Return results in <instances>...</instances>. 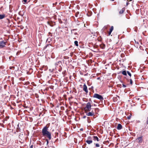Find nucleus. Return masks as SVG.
Listing matches in <instances>:
<instances>
[{"label": "nucleus", "instance_id": "ddd939ff", "mask_svg": "<svg viewBox=\"0 0 148 148\" xmlns=\"http://www.w3.org/2000/svg\"><path fill=\"white\" fill-rule=\"evenodd\" d=\"M17 127L16 128V132H19L20 131V128L19 127V124H18L17 125Z\"/></svg>", "mask_w": 148, "mask_h": 148}, {"label": "nucleus", "instance_id": "58836bf2", "mask_svg": "<svg viewBox=\"0 0 148 148\" xmlns=\"http://www.w3.org/2000/svg\"><path fill=\"white\" fill-rule=\"evenodd\" d=\"M61 69H60V70H59V71H61Z\"/></svg>", "mask_w": 148, "mask_h": 148}, {"label": "nucleus", "instance_id": "aec40b11", "mask_svg": "<svg viewBox=\"0 0 148 148\" xmlns=\"http://www.w3.org/2000/svg\"><path fill=\"white\" fill-rule=\"evenodd\" d=\"M100 47L101 48H102V49H103L105 47V45H100Z\"/></svg>", "mask_w": 148, "mask_h": 148}, {"label": "nucleus", "instance_id": "4be33fe9", "mask_svg": "<svg viewBox=\"0 0 148 148\" xmlns=\"http://www.w3.org/2000/svg\"><path fill=\"white\" fill-rule=\"evenodd\" d=\"M95 146H96V147H99L100 146L99 145L98 143H96L95 144Z\"/></svg>", "mask_w": 148, "mask_h": 148}, {"label": "nucleus", "instance_id": "b1692460", "mask_svg": "<svg viewBox=\"0 0 148 148\" xmlns=\"http://www.w3.org/2000/svg\"><path fill=\"white\" fill-rule=\"evenodd\" d=\"M55 134H56V136L54 137L55 138H56V136H58V133L56 132Z\"/></svg>", "mask_w": 148, "mask_h": 148}, {"label": "nucleus", "instance_id": "4468645a", "mask_svg": "<svg viewBox=\"0 0 148 148\" xmlns=\"http://www.w3.org/2000/svg\"><path fill=\"white\" fill-rule=\"evenodd\" d=\"M127 72L125 70L123 71L122 72V74L125 76L127 75Z\"/></svg>", "mask_w": 148, "mask_h": 148}, {"label": "nucleus", "instance_id": "ea45409f", "mask_svg": "<svg viewBox=\"0 0 148 148\" xmlns=\"http://www.w3.org/2000/svg\"><path fill=\"white\" fill-rule=\"evenodd\" d=\"M75 30V29H73L72 30H73V31H74V30Z\"/></svg>", "mask_w": 148, "mask_h": 148}, {"label": "nucleus", "instance_id": "0eeeda50", "mask_svg": "<svg viewBox=\"0 0 148 148\" xmlns=\"http://www.w3.org/2000/svg\"><path fill=\"white\" fill-rule=\"evenodd\" d=\"M83 90L85 91L86 93L88 92L87 86L85 84H84L83 85Z\"/></svg>", "mask_w": 148, "mask_h": 148}, {"label": "nucleus", "instance_id": "7c9ffc66", "mask_svg": "<svg viewBox=\"0 0 148 148\" xmlns=\"http://www.w3.org/2000/svg\"><path fill=\"white\" fill-rule=\"evenodd\" d=\"M86 116H84L83 117V119H85L86 118Z\"/></svg>", "mask_w": 148, "mask_h": 148}, {"label": "nucleus", "instance_id": "72a5a7b5", "mask_svg": "<svg viewBox=\"0 0 148 148\" xmlns=\"http://www.w3.org/2000/svg\"><path fill=\"white\" fill-rule=\"evenodd\" d=\"M80 130L81 131H83V128H81L80 129Z\"/></svg>", "mask_w": 148, "mask_h": 148}, {"label": "nucleus", "instance_id": "37998d69", "mask_svg": "<svg viewBox=\"0 0 148 148\" xmlns=\"http://www.w3.org/2000/svg\"><path fill=\"white\" fill-rule=\"evenodd\" d=\"M138 99V100H139V98H138V99Z\"/></svg>", "mask_w": 148, "mask_h": 148}, {"label": "nucleus", "instance_id": "1a4fd4ad", "mask_svg": "<svg viewBox=\"0 0 148 148\" xmlns=\"http://www.w3.org/2000/svg\"><path fill=\"white\" fill-rule=\"evenodd\" d=\"M5 14H0V19H2L5 17Z\"/></svg>", "mask_w": 148, "mask_h": 148}, {"label": "nucleus", "instance_id": "dca6fc26", "mask_svg": "<svg viewBox=\"0 0 148 148\" xmlns=\"http://www.w3.org/2000/svg\"><path fill=\"white\" fill-rule=\"evenodd\" d=\"M114 29V27L113 26H112L110 29L109 31L112 32Z\"/></svg>", "mask_w": 148, "mask_h": 148}, {"label": "nucleus", "instance_id": "a18cd8bd", "mask_svg": "<svg viewBox=\"0 0 148 148\" xmlns=\"http://www.w3.org/2000/svg\"><path fill=\"white\" fill-rule=\"evenodd\" d=\"M130 1H132V0H130Z\"/></svg>", "mask_w": 148, "mask_h": 148}, {"label": "nucleus", "instance_id": "c03bdc74", "mask_svg": "<svg viewBox=\"0 0 148 148\" xmlns=\"http://www.w3.org/2000/svg\"><path fill=\"white\" fill-rule=\"evenodd\" d=\"M57 140H58V138H57V139H56V141Z\"/></svg>", "mask_w": 148, "mask_h": 148}, {"label": "nucleus", "instance_id": "2f4dec72", "mask_svg": "<svg viewBox=\"0 0 148 148\" xmlns=\"http://www.w3.org/2000/svg\"><path fill=\"white\" fill-rule=\"evenodd\" d=\"M146 124L147 125L148 124V120H147L146 122Z\"/></svg>", "mask_w": 148, "mask_h": 148}, {"label": "nucleus", "instance_id": "423d86ee", "mask_svg": "<svg viewBox=\"0 0 148 148\" xmlns=\"http://www.w3.org/2000/svg\"><path fill=\"white\" fill-rule=\"evenodd\" d=\"M95 112L92 110L91 112H89L86 113V114L88 116H93L94 115Z\"/></svg>", "mask_w": 148, "mask_h": 148}, {"label": "nucleus", "instance_id": "79ce46f5", "mask_svg": "<svg viewBox=\"0 0 148 148\" xmlns=\"http://www.w3.org/2000/svg\"><path fill=\"white\" fill-rule=\"evenodd\" d=\"M111 1H114V0H111Z\"/></svg>", "mask_w": 148, "mask_h": 148}, {"label": "nucleus", "instance_id": "c9c22d12", "mask_svg": "<svg viewBox=\"0 0 148 148\" xmlns=\"http://www.w3.org/2000/svg\"><path fill=\"white\" fill-rule=\"evenodd\" d=\"M118 78L119 79V78H121V77L120 76H118Z\"/></svg>", "mask_w": 148, "mask_h": 148}, {"label": "nucleus", "instance_id": "473e14b6", "mask_svg": "<svg viewBox=\"0 0 148 148\" xmlns=\"http://www.w3.org/2000/svg\"><path fill=\"white\" fill-rule=\"evenodd\" d=\"M47 145L48 144V143H49V141H48V140L47 139Z\"/></svg>", "mask_w": 148, "mask_h": 148}, {"label": "nucleus", "instance_id": "f8f14e48", "mask_svg": "<svg viewBox=\"0 0 148 148\" xmlns=\"http://www.w3.org/2000/svg\"><path fill=\"white\" fill-rule=\"evenodd\" d=\"M125 10V9L124 8H123L122 9L120 10V11H119V14H123Z\"/></svg>", "mask_w": 148, "mask_h": 148}, {"label": "nucleus", "instance_id": "49530a36", "mask_svg": "<svg viewBox=\"0 0 148 148\" xmlns=\"http://www.w3.org/2000/svg\"><path fill=\"white\" fill-rule=\"evenodd\" d=\"M27 108V107H26V108Z\"/></svg>", "mask_w": 148, "mask_h": 148}, {"label": "nucleus", "instance_id": "f704fd0d", "mask_svg": "<svg viewBox=\"0 0 148 148\" xmlns=\"http://www.w3.org/2000/svg\"><path fill=\"white\" fill-rule=\"evenodd\" d=\"M129 4V3L128 2H127L126 3V5H127Z\"/></svg>", "mask_w": 148, "mask_h": 148}, {"label": "nucleus", "instance_id": "2eb2a0df", "mask_svg": "<svg viewBox=\"0 0 148 148\" xmlns=\"http://www.w3.org/2000/svg\"><path fill=\"white\" fill-rule=\"evenodd\" d=\"M99 110L98 108H96L94 110V112H95V113H96L97 112L99 111Z\"/></svg>", "mask_w": 148, "mask_h": 148}, {"label": "nucleus", "instance_id": "20e7f679", "mask_svg": "<svg viewBox=\"0 0 148 148\" xmlns=\"http://www.w3.org/2000/svg\"><path fill=\"white\" fill-rule=\"evenodd\" d=\"M91 105L90 102H88L86 104V107L84 108V109L85 110H88L90 111L91 109Z\"/></svg>", "mask_w": 148, "mask_h": 148}, {"label": "nucleus", "instance_id": "f03ea898", "mask_svg": "<svg viewBox=\"0 0 148 148\" xmlns=\"http://www.w3.org/2000/svg\"><path fill=\"white\" fill-rule=\"evenodd\" d=\"M93 97L98 99L100 101H102L104 99L103 97L101 95L97 93L95 94L93 96Z\"/></svg>", "mask_w": 148, "mask_h": 148}, {"label": "nucleus", "instance_id": "6e6552de", "mask_svg": "<svg viewBox=\"0 0 148 148\" xmlns=\"http://www.w3.org/2000/svg\"><path fill=\"white\" fill-rule=\"evenodd\" d=\"M122 128V126L121 124H118L117 127V129L118 130H120Z\"/></svg>", "mask_w": 148, "mask_h": 148}, {"label": "nucleus", "instance_id": "de8ad7c7", "mask_svg": "<svg viewBox=\"0 0 148 148\" xmlns=\"http://www.w3.org/2000/svg\"><path fill=\"white\" fill-rule=\"evenodd\" d=\"M141 46H140V47H141Z\"/></svg>", "mask_w": 148, "mask_h": 148}, {"label": "nucleus", "instance_id": "a211bd4d", "mask_svg": "<svg viewBox=\"0 0 148 148\" xmlns=\"http://www.w3.org/2000/svg\"><path fill=\"white\" fill-rule=\"evenodd\" d=\"M127 73L128 75L130 76V77H131L132 76L131 73L128 71H127Z\"/></svg>", "mask_w": 148, "mask_h": 148}, {"label": "nucleus", "instance_id": "a878e982", "mask_svg": "<svg viewBox=\"0 0 148 148\" xmlns=\"http://www.w3.org/2000/svg\"><path fill=\"white\" fill-rule=\"evenodd\" d=\"M130 118H131V116H127V119H130Z\"/></svg>", "mask_w": 148, "mask_h": 148}, {"label": "nucleus", "instance_id": "393cba45", "mask_svg": "<svg viewBox=\"0 0 148 148\" xmlns=\"http://www.w3.org/2000/svg\"><path fill=\"white\" fill-rule=\"evenodd\" d=\"M71 33H73V32H72V31H71ZM73 33H74V34L75 35H77V32H73Z\"/></svg>", "mask_w": 148, "mask_h": 148}, {"label": "nucleus", "instance_id": "bb28decb", "mask_svg": "<svg viewBox=\"0 0 148 148\" xmlns=\"http://www.w3.org/2000/svg\"><path fill=\"white\" fill-rule=\"evenodd\" d=\"M122 86L123 88H125L126 87V86L124 84H122Z\"/></svg>", "mask_w": 148, "mask_h": 148}, {"label": "nucleus", "instance_id": "c85d7f7f", "mask_svg": "<svg viewBox=\"0 0 148 148\" xmlns=\"http://www.w3.org/2000/svg\"><path fill=\"white\" fill-rule=\"evenodd\" d=\"M25 3L27 2V0H22Z\"/></svg>", "mask_w": 148, "mask_h": 148}, {"label": "nucleus", "instance_id": "9d476101", "mask_svg": "<svg viewBox=\"0 0 148 148\" xmlns=\"http://www.w3.org/2000/svg\"><path fill=\"white\" fill-rule=\"evenodd\" d=\"M93 140H96L97 141H99V139L97 136H93Z\"/></svg>", "mask_w": 148, "mask_h": 148}, {"label": "nucleus", "instance_id": "7ed1b4c3", "mask_svg": "<svg viewBox=\"0 0 148 148\" xmlns=\"http://www.w3.org/2000/svg\"><path fill=\"white\" fill-rule=\"evenodd\" d=\"M7 42L3 40L0 41V49L3 48L7 45Z\"/></svg>", "mask_w": 148, "mask_h": 148}, {"label": "nucleus", "instance_id": "5701e85b", "mask_svg": "<svg viewBox=\"0 0 148 148\" xmlns=\"http://www.w3.org/2000/svg\"><path fill=\"white\" fill-rule=\"evenodd\" d=\"M130 83L131 84H132V83H133V82L132 81V79H130Z\"/></svg>", "mask_w": 148, "mask_h": 148}, {"label": "nucleus", "instance_id": "a19ab883", "mask_svg": "<svg viewBox=\"0 0 148 148\" xmlns=\"http://www.w3.org/2000/svg\"><path fill=\"white\" fill-rule=\"evenodd\" d=\"M60 62H58V63H59Z\"/></svg>", "mask_w": 148, "mask_h": 148}, {"label": "nucleus", "instance_id": "c756f323", "mask_svg": "<svg viewBox=\"0 0 148 148\" xmlns=\"http://www.w3.org/2000/svg\"><path fill=\"white\" fill-rule=\"evenodd\" d=\"M33 145H31L30 147V148H33Z\"/></svg>", "mask_w": 148, "mask_h": 148}, {"label": "nucleus", "instance_id": "cd10ccee", "mask_svg": "<svg viewBox=\"0 0 148 148\" xmlns=\"http://www.w3.org/2000/svg\"><path fill=\"white\" fill-rule=\"evenodd\" d=\"M111 32H112L109 31V33H108V35L109 36H110L111 34Z\"/></svg>", "mask_w": 148, "mask_h": 148}, {"label": "nucleus", "instance_id": "39448f33", "mask_svg": "<svg viewBox=\"0 0 148 148\" xmlns=\"http://www.w3.org/2000/svg\"><path fill=\"white\" fill-rule=\"evenodd\" d=\"M136 140L137 142L139 143H141L143 140V136H141L140 137H138L136 139Z\"/></svg>", "mask_w": 148, "mask_h": 148}, {"label": "nucleus", "instance_id": "4c0bfd02", "mask_svg": "<svg viewBox=\"0 0 148 148\" xmlns=\"http://www.w3.org/2000/svg\"><path fill=\"white\" fill-rule=\"evenodd\" d=\"M55 64H56V65H58V63H56Z\"/></svg>", "mask_w": 148, "mask_h": 148}, {"label": "nucleus", "instance_id": "6ab92c4d", "mask_svg": "<svg viewBox=\"0 0 148 148\" xmlns=\"http://www.w3.org/2000/svg\"><path fill=\"white\" fill-rule=\"evenodd\" d=\"M87 140H92V138L91 136H89L87 137Z\"/></svg>", "mask_w": 148, "mask_h": 148}, {"label": "nucleus", "instance_id": "9b49d317", "mask_svg": "<svg viewBox=\"0 0 148 148\" xmlns=\"http://www.w3.org/2000/svg\"><path fill=\"white\" fill-rule=\"evenodd\" d=\"M86 142L88 144H90L92 143V140H86Z\"/></svg>", "mask_w": 148, "mask_h": 148}, {"label": "nucleus", "instance_id": "f257e3e1", "mask_svg": "<svg viewBox=\"0 0 148 148\" xmlns=\"http://www.w3.org/2000/svg\"><path fill=\"white\" fill-rule=\"evenodd\" d=\"M48 127L46 126L44 127L42 130V134L44 136H46L49 138V139H51V134L50 132L47 131Z\"/></svg>", "mask_w": 148, "mask_h": 148}, {"label": "nucleus", "instance_id": "e433bc0d", "mask_svg": "<svg viewBox=\"0 0 148 148\" xmlns=\"http://www.w3.org/2000/svg\"><path fill=\"white\" fill-rule=\"evenodd\" d=\"M120 82H121V83H123V82L122 81H120Z\"/></svg>", "mask_w": 148, "mask_h": 148}, {"label": "nucleus", "instance_id": "f3484780", "mask_svg": "<svg viewBox=\"0 0 148 148\" xmlns=\"http://www.w3.org/2000/svg\"><path fill=\"white\" fill-rule=\"evenodd\" d=\"M74 44L76 46H78V42L77 41H75Z\"/></svg>", "mask_w": 148, "mask_h": 148}, {"label": "nucleus", "instance_id": "412c9836", "mask_svg": "<svg viewBox=\"0 0 148 148\" xmlns=\"http://www.w3.org/2000/svg\"><path fill=\"white\" fill-rule=\"evenodd\" d=\"M79 12H76V13L75 14V16L76 17H77L78 15L79 14Z\"/></svg>", "mask_w": 148, "mask_h": 148}]
</instances>
